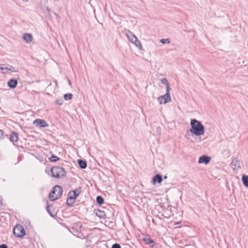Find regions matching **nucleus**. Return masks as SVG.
Returning a JSON list of instances; mask_svg holds the SVG:
<instances>
[{
    "mask_svg": "<svg viewBox=\"0 0 248 248\" xmlns=\"http://www.w3.org/2000/svg\"><path fill=\"white\" fill-rule=\"evenodd\" d=\"M13 233L14 235H16V226H15L14 227H13Z\"/></svg>",
    "mask_w": 248,
    "mask_h": 248,
    "instance_id": "c85d7f7f",
    "label": "nucleus"
},
{
    "mask_svg": "<svg viewBox=\"0 0 248 248\" xmlns=\"http://www.w3.org/2000/svg\"><path fill=\"white\" fill-rule=\"evenodd\" d=\"M112 248H121V246L118 244H114L112 245Z\"/></svg>",
    "mask_w": 248,
    "mask_h": 248,
    "instance_id": "393cba45",
    "label": "nucleus"
},
{
    "mask_svg": "<svg viewBox=\"0 0 248 248\" xmlns=\"http://www.w3.org/2000/svg\"><path fill=\"white\" fill-rule=\"evenodd\" d=\"M8 85L11 88H14L16 87V80L11 79L8 83Z\"/></svg>",
    "mask_w": 248,
    "mask_h": 248,
    "instance_id": "dca6fc26",
    "label": "nucleus"
},
{
    "mask_svg": "<svg viewBox=\"0 0 248 248\" xmlns=\"http://www.w3.org/2000/svg\"><path fill=\"white\" fill-rule=\"evenodd\" d=\"M55 103L59 105H61L63 104V100L62 99H58L55 101Z\"/></svg>",
    "mask_w": 248,
    "mask_h": 248,
    "instance_id": "b1692460",
    "label": "nucleus"
},
{
    "mask_svg": "<svg viewBox=\"0 0 248 248\" xmlns=\"http://www.w3.org/2000/svg\"><path fill=\"white\" fill-rule=\"evenodd\" d=\"M154 183H160L162 181V176L159 174H156L153 179Z\"/></svg>",
    "mask_w": 248,
    "mask_h": 248,
    "instance_id": "ddd939ff",
    "label": "nucleus"
},
{
    "mask_svg": "<svg viewBox=\"0 0 248 248\" xmlns=\"http://www.w3.org/2000/svg\"><path fill=\"white\" fill-rule=\"evenodd\" d=\"M96 214L99 217H103L105 216L104 212L100 210H97V211L96 212Z\"/></svg>",
    "mask_w": 248,
    "mask_h": 248,
    "instance_id": "6ab92c4d",
    "label": "nucleus"
},
{
    "mask_svg": "<svg viewBox=\"0 0 248 248\" xmlns=\"http://www.w3.org/2000/svg\"><path fill=\"white\" fill-rule=\"evenodd\" d=\"M160 42L162 43V44H169L170 43V41L169 40V39H162L160 40Z\"/></svg>",
    "mask_w": 248,
    "mask_h": 248,
    "instance_id": "4be33fe9",
    "label": "nucleus"
},
{
    "mask_svg": "<svg viewBox=\"0 0 248 248\" xmlns=\"http://www.w3.org/2000/svg\"><path fill=\"white\" fill-rule=\"evenodd\" d=\"M73 95L71 93H68L64 95V98L66 100H69L72 99Z\"/></svg>",
    "mask_w": 248,
    "mask_h": 248,
    "instance_id": "a211bd4d",
    "label": "nucleus"
},
{
    "mask_svg": "<svg viewBox=\"0 0 248 248\" xmlns=\"http://www.w3.org/2000/svg\"><path fill=\"white\" fill-rule=\"evenodd\" d=\"M15 132H12V136H11V137L10 138L11 141L12 142H13L14 144V142L13 139H14V135H15Z\"/></svg>",
    "mask_w": 248,
    "mask_h": 248,
    "instance_id": "a878e982",
    "label": "nucleus"
},
{
    "mask_svg": "<svg viewBox=\"0 0 248 248\" xmlns=\"http://www.w3.org/2000/svg\"><path fill=\"white\" fill-rule=\"evenodd\" d=\"M16 230L19 232V233H16V237L21 238L26 234L25 229L20 225L16 224Z\"/></svg>",
    "mask_w": 248,
    "mask_h": 248,
    "instance_id": "6e6552de",
    "label": "nucleus"
},
{
    "mask_svg": "<svg viewBox=\"0 0 248 248\" xmlns=\"http://www.w3.org/2000/svg\"><path fill=\"white\" fill-rule=\"evenodd\" d=\"M233 170H237L241 167V162L237 158H234L232 162Z\"/></svg>",
    "mask_w": 248,
    "mask_h": 248,
    "instance_id": "1a4fd4ad",
    "label": "nucleus"
},
{
    "mask_svg": "<svg viewBox=\"0 0 248 248\" xmlns=\"http://www.w3.org/2000/svg\"><path fill=\"white\" fill-rule=\"evenodd\" d=\"M161 81L163 84H165L166 85V91H168L170 90V88L169 86L168 81L166 78H162L161 79Z\"/></svg>",
    "mask_w": 248,
    "mask_h": 248,
    "instance_id": "4468645a",
    "label": "nucleus"
},
{
    "mask_svg": "<svg viewBox=\"0 0 248 248\" xmlns=\"http://www.w3.org/2000/svg\"><path fill=\"white\" fill-rule=\"evenodd\" d=\"M96 202L99 204L101 205L104 203V201L102 197L98 196L96 197Z\"/></svg>",
    "mask_w": 248,
    "mask_h": 248,
    "instance_id": "f3484780",
    "label": "nucleus"
},
{
    "mask_svg": "<svg viewBox=\"0 0 248 248\" xmlns=\"http://www.w3.org/2000/svg\"><path fill=\"white\" fill-rule=\"evenodd\" d=\"M0 248H8L5 244H2L0 245Z\"/></svg>",
    "mask_w": 248,
    "mask_h": 248,
    "instance_id": "bb28decb",
    "label": "nucleus"
},
{
    "mask_svg": "<svg viewBox=\"0 0 248 248\" xmlns=\"http://www.w3.org/2000/svg\"><path fill=\"white\" fill-rule=\"evenodd\" d=\"M33 124L36 126H39L40 127H46L48 126V124L46 121L42 119H36L33 121Z\"/></svg>",
    "mask_w": 248,
    "mask_h": 248,
    "instance_id": "0eeeda50",
    "label": "nucleus"
},
{
    "mask_svg": "<svg viewBox=\"0 0 248 248\" xmlns=\"http://www.w3.org/2000/svg\"><path fill=\"white\" fill-rule=\"evenodd\" d=\"M23 39L26 43H29L32 41V36L30 33H25L23 35Z\"/></svg>",
    "mask_w": 248,
    "mask_h": 248,
    "instance_id": "9b49d317",
    "label": "nucleus"
},
{
    "mask_svg": "<svg viewBox=\"0 0 248 248\" xmlns=\"http://www.w3.org/2000/svg\"><path fill=\"white\" fill-rule=\"evenodd\" d=\"M242 180L244 186L248 187V176L245 175H243Z\"/></svg>",
    "mask_w": 248,
    "mask_h": 248,
    "instance_id": "2eb2a0df",
    "label": "nucleus"
},
{
    "mask_svg": "<svg viewBox=\"0 0 248 248\" xmlns=\"http://www.w3.org/2000/svg\"><path fill=\"white\" fill-rule=\"evenodd\" d=\"M211 159V157L206 155H202L199 157L198 162L200 164L204 163L208 164Z\"/></svg>",
    "mask_w": 248,
    "mask_h": 248,
    "instance_id": "9d476101",
    "label": "nucleus"
},
{
    "mask_svg": "<svg viewBox=\"0 0 248 248\" xmlns=\"http://www.w3.org/2000/svg\"><path fill=\"white\" fill-rule=\"evenodd\" d=\"M51 172L52 176L57 178H62L66 175V171L64 169L59 166L52 167L51 169Z\"/></svg>",
    "mask_w": 248,
    "mask_h": 248,
    "instance_id": "7ed1b4c3",
    "label": "nucleus"
},
{
    "mask_svg": "<svg viewBox=\"0 0 248 248\" xmlns=\"http://www.w3.org/2000/svg\"><path fill=\"white\" fill-rule=\"evenodd\" d=\"M68 83L70 85H71V81H70V80L68 79Z\"/></svg>",
    "mask_w": 248,
    "mask_h": 248,
    "instance_id": "473e14b6",
    "label": "nucleus"
},
{
    "mask_svg": "<svg viewBox=\"0 0 248 248\" xmlns=\"http://www.w3.org/2000/svg\"><path fill=\"white\" fill-rule=\"evenodd\" d=\"M22 1L23 2H27L28 1V0H22Z\"/></svg>",
    "mask_w": 248,
    "mask_h": 248,
    "instance_id": "2f4dec72",
    "label": "nucleus"
},
{
    "mask_svg": "<svg viewBox=\"0 0 248 248\" xmlns=\"http://www.w3.org/2000/svg\"><path fill=\"white\" fill-rule=\"evenodd\" d=\"M73 191H74L75 193H76L75 196L78 197L80 194V193H81V187H78V188H77L76 189H75V190H74Z\"/></svg>",
    "mask_w": 248,
    "mask_h": 248,
    "instance_id": "412c9836",
    "label": "nucleus"
},
{
    "mask_svg": "<svg viewBox=\"0 0 248 248\" xmlns=\"http://www.w3.org/2000/svg\"><path fill=\"white\" fill-rule=\"evenodd\" d=\"M0 70H5V69H6V70H7V68H6V67H4H4H1V66H0Z\"/></svg>",
    "mask_w": 248,
    "mask_h": 248,
    "instance_id": "7c9ffc66",
    "label": "nucleus"
},
{
    "mask_svg": "<svg viewBox=\"0 0 248 248\" xmlns=\"http://www.w3.org/2000/svg\"><path fill=\"white\" fill-rule=\"evenodd\" d=\"M158 101L160 104H166L170 102L171 101L170 91H166V93L164 95L159 96Z\"/></svg>",
    "mask_w": 248,
    "mask_h": 248,
    "instance_id": "39448f33",
    "label": "nucleus"
},
{
    "mask_svg": "<svg viewBox=\"0 0 248 248\" xmlns=\"http://www.w3.org/2000/svg\"><path fill=\"white\" fill-rule=\"evenodd\" d=\"M16 84H17V80H16Z\"/></svg>",
    "mask_w": 248,
    "mask_h": 248,
    "instance_id": "f704fd0d",
    "label": "nucleus"
},
{
    "mask_svg": "<svg viewBox=\"0 0 248 248\" xmlns=\"http://www.w3.org/2000/svg\"><path fill=\"white\" fill-rule=\"evenodd\" d=\"M73 191H74L75 193H76L75 196L78 197L80 194V193H81V187H78V188H77L76 189H75V190H74Z\"/></svg>",
    "mask_w": 248,
    "mask_h": 248,
    "instance_id": "aec40b11",
    "label": "nucleus"
},
{
    "mask_svg": "<svg viewBox=\"0 0 248 248\" xmlns=\"http://www.w3.org/2000/svg\"><path fill=\"white\" fill-rule=\"evenodd\" d=\"M62 193V189L61 186H55L52 191L49 195V199L53 201L56 199H59L61 197Z\"/></svg>",
    "mask_w": 248,
    "mask_h": 248,
    "instance_id": "f03ea898",
    "label": "nucleus"
},
{
    "mask_svg": "<svg viewBox=\"0 0 248 248\" xmlns=\"http://www.w3.org/2000/svg\"><path fill=\"white\" fill-rule=\"evenodd\" d=\"M59 159V158L57 156H55L54 155H52L50 158V160L52 162H56L58 161Z\"/></svg>",
    "mask_w": 248,
    "mask_h": 248,
    "instance_id": "5701e85b",
    "label": "nucleus"
},
{
    "mask_svg": "<svg viewBox=\"0 0 248 248\" xmlns=\"http://www.w3.org/2000/svg\"><path fill=\"white\" fill-rule=\"evenodd\" d=\"M3 137V131L0 130V140Z\"/></svg>",
    "mask_w": 248,
    "mask_h": 248,
    "instance_id": "cd10ccee",
    "label": "nucleus"
},
{
    "mask_svg": "<svg viewBox=\"0 0 248 248\" xmlns=\"http://www.w3.org/2000/svg\"><path fill=\"white\" fill-rule=\"evenodd\" d=\"M16 141H17V139H18V137H17V135H16Z\"/></svg>",
    "mask_w": 248,
    "mask_h": 248,
    "instance_id": "72a5a7b5",
    "label": "nucleus"
},
{
    "mask_svg": "<svg viewBox=\"0 0 248 248\" xmlns=\"http://www.w3.org/2000/svg\"><path fill=\"white\" fill-rule=\"evenodd\" d=\"M76 193H75L73 190L71 191L68 193V197L66 203L69 206H72L75 203V201L77 198L75 196Z\"/></svg>",
    "mask_w": 248,
    "mask_h": 248,
    "instance_id": "423d86ee",
    "label": "nucleus"
},
{
    "mask_svg": "<svg viewBox=\"0 0 248 248\" xmlns=\"http://www.w3.org/2000/svg\"><path fill=\"white\" fill-rule=\"evenodd\" d=\"M126 35L132 43L134 44L138 48L140 49L141 48L142 46L141 43L139 41H138L137 37L132 32L129 30H127L126 31Z\"/></svg>",
    "mask_w": 248,
    "mask_h": 248,
    "instance_id": "20e7f679",
    "label": "nucleus"
},
{
    "mask_svg": "<svg viewBox=\"0 0 248 248\" xmlns=\"http://www.w3.org/2000/svg\"><path fill=\"white\" fill-rule=\"evenodd\" d=\"M191 128L189 131L196 136H199L204 134V128L202 124L196 119L190 121Z\"/></svg>",
    "mask_w": 248,
    "mask_h": 248,
    "instance_id": "f257e3e1",
    "label": "nucleus"
},
{
    "mask_svg": "<svg viewBox=\"0 0 248 248\" xmlns=\"http://www.w3.org/2000/svg\"><path fill=\"white\" fill-rule=\"evenodd\" d=\"M78 161L79 165V167L81 169H84L86 168L87 163L85 161L81 159H78Z\"/></svg>",
    "mask_w": 248,
    "mask_h": 248,
    "instance_id": "f8f14e48",
    "label": "nucleus"
},
{
    "mask_svg": "<svg viewBox=\"0 0 248 248\" xmlns=\"http://www.w3.org/2000/svg\"><path fill=\"white\" fill-rule=\"evenodd\" d=\"M148 243H150V244H151V243H154V242L152 240H151V239H148Z\"/></svg>",
    "mask_w": 248,
    "mask_h": 248,
    "instance_id": "c756f323",
    "label": "nucleus"
}]
</instances>
